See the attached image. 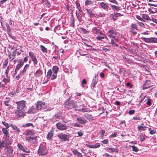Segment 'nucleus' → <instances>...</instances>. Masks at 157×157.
<instances>
[{
    "label": "nucleus",
    "instance_id": "nucleus-10",
    "mask_svg": "<svg viewBox=\"0 0 157 157\" xmlns=\"http://www.w3.org/2000/svg\"><path fill=\"white\" fill-rule=\"evenodd\" d=\"M56 127L58 129L61 130H65L68 129V126H66V124L58 122L56 124Z\"/></svg>",
    "mask_w": 157,
    "mask_h": 157
},
{
    "label": "nucleus",
    "instance_id": "nucleus-37",
    "mask_svg": "<svg viewBox=\"0 0 157 157\" xmlns=\"http://www.w3.org/2000/svg\"><path fill=\"white\" fill-rule=\"evenodd\" d=\"M138 139L141 142H143L145 140V136L144 135L141 134L139 136Z\"/></svg>",
    "mask_w": 157,
    "mask_h": 157
},
{
    "label": "nucleus",
    "instance_id": "nucleus-13",
    "mask_svg": "<svg viewBox=\"0 0 157 157\" xmlns=\"http://www.w3.org/2000/svg\"><path fill=\"white\" fill-rule=\"evenodd\" d=\"M92 32L94 34L104 35V33L102 31L99 29H97L96 27H94L92 29Z\"/></svg>",
    "mask_w": 157,
    "mask_h": 157
},
{
    "label": "nucleus",
    "instance_id": "nucleus-11",
    "mask_svg": "<svg viewBox=\"0 0 157 157\" xmlns=\"http://www.w3.org/2000/svg\"><path fill=\"white\" fill-rule=\"evenodd\" d=\"M13 150L11 146L6 147L5 148V151L6 152L7 155L11 157L12 155Z\"/></svg>",
    "mask_w": 157,
    "mask_h": 157
},
{
    "label": "nucleus",
    "instance_id": "nucleus-54",
    "mask_svg": "<svg viewBox=\"0 0 157 157\" xmlns=\"http://www.w3.org/2000/svg\"><path fill=\"white\" fill-rule=\"evenodd\" d=\"M132 148V151L135 152H137L139 151L138 149L135 145H133L131 146Z\"/></svg>",
    "mask_w": 157,
    "mask_h": 157
},
{
    "label": "nucleus",
    "instance_id": "nucleus-53",
    "mask_svg": "<svg viewBox=\"0 0 157 157\" xmlns=\"http://www.w3.org/2000/svg\"><path fill=\"white\" fill-rule=\"evenodd\" d=\"M23 127H29V126H32L33 127H34V126L32 123H29L26 124H24L23 125Z\"/></svg>",
    "mask_w": 157,
    "mask_h": 157
},
{
    "label": "nucleus",
    "instance_id": "nucleus-21",
    "mask_svg": "<svg viewBox=\"0 0 157 157\" xmlns=\"http://www.w3.org/2000/svg\"><path fill=\"white\" fill-rule=\"evenodd\" d=\"M101 7L104 10H108L109 8L108 3L101 2L100 3Z\"/></svg>",
    "mask_w": 157,
    "mask_h": 157
},
{
    "label": "nucleus",
    "instance_id": "nucleus-8",
    "mask_svg": "<svg viewBox=\"0 0 157 157\" xmlns=\"http://www.w3.org/2000/svg\"><path fill=\"white\" fill-rule=\"evenodd\" d=\"M59 138L62 141H68L70 137L69 135L63 133H59L57 135Z\"/></svg>",
    "mask_w": 157,
    "mask_h": 157
},
{
    "label": "nucleus",
    "instance_id": "nucleus-47",
    "mask_svg": "<svg viewBox=\"0 0 157 157\" xmlns=\"http://www.w3.org/2000/svg\"><path fill=\"white\" fill-rule=\"evenodd\" d=\"M40 48L42 51L44 53H47V48H45L44 46L41 45L40 46Z\"/></svg>",
    "mask_w": 157,
    "mask_h": 157
},
{
    "label": "nucleus",
    "instance_id": "nucleus-3",
    "mask_svg": "<svg viewBox=\"0 0 157 157\" xmlns=\"http://www.w3.org/2000/svg\"><path fill=\"white\" fill-rule=\"evenodd\" d=\"M15 114L17 118L21 119L23 118L25 115L24 109H17L16 110Z\"/></svg>",
    "mask_w": 157,
    "mask_h": 157
},
{
    "label": "nucleus",
    "instance_id": "nucleus-60",
    "mask_svg": "<svg viewBox=\"0 0 157 157\" xmlns=\"http://www.w3.org/2000/svg\"><path fill=\"white\" fill-rule=\"evenodd\" d=\"M29 55L31 58V59H32V58H33L35 57L33 53L31 52H29Z\"/></svg>",
    "mask_w": 157,
    "mask_h": 157
},
{
    "label": "nucleus",
    "instance_id": "nucleus-36",
    "mask_svg": "<svg viewBox=\"0 0 157 157\" xmlns=\"http://www.w3.org/2000/svg\"><path fill=\"white\" fill-rule=\"evenodd\" d=\"M53 73L57 74L59 70V68L57 66H54L52 68Z\"/></svg>",
    "mask_w": 157,
    "mask_h": 157
},
{
    "label": "nucleus",
    "instance_id": "nucleus-15",
    "mask_svg": "<svg viewBox=\"0 0 157 157\" xmlns=\"http://www.w3.org/2000/svg\"><path fill=\"white\" fill-rule=\"evenodd\" d=\"M34 133L31 130H28L26 132L25 134L26 137L25 139L26 140H28V139H29L33 137V134Z\"/></svg>",
    "mask_w": 157,
    "mask_h": 157
},
{
    "label": "nucleus",
    "instance_id": "nucleus-16",
    "mask_svg": "<svg viewBox=\"0 0 157 157\" xmlns=\"http://www.w3.org/2000/svg\"><path fill=\"white\" fill-rule=\"evenodd\" d=\"M37 109L36 107V105L32 106L30 108L28 112V113H34L37 112L38 110Z\"/></svg>",
    "mask_w": 157,
    "mask_h": 157
},
{
    "label": "nucleus",
    "instance_id": "nucleus-38",
    "mask_svg": "<svg viewBox=\"0 0 157 157\" xmlns=\"http://www.w3.org/2000/svg\"><path fill=\"white\" fill-rule=\"evenodd\" d=\"M6 147L5 141L4 140L1 141L0 140V148L2 149L3 147Z\"/></svg>",
    "mask_w": 157,
    "mask_h": 157
},
{
    "label": "nucleus",
    "instance_id": "nucleus-24",
    "mask_svg": "<svg viewBox=\"0 0 157 157\" xmlns=\"http://www.w3.org/2000/svg\"><path fill=\"white\" fill-rule=\"evenodd\" d=\"M96 39L98 40H102L105 39L106 40H108V38L105 36L104 34V35H99L96 37Z\"/></svg>",
    "mask_w": 157,
    "mask_h": 157
},
{
    "label": "nucleus",
    "instance_id": "nucleus-49",
    "mask_svg": "<svg viewBox=\"0 0 157 157\" xmlns=\"http://www.w3.org/2000/svg\"><path fill=\"white\" fill-rule=\"evenodd\" d=\"M93 2L91 0H86L85 2V5L87 6L88 5H90Z\"/></svg>",
    "mask_w": 157,
    "mask_h": 157
},
{
    "label": "nucleus",
    "instance_id": "nucleus-33",
    "mask_svg": "<svg viewBox=\"0 0 157 157\" xmlns=\"http://www.w3.org/2000/svg\"><path fill=\"white\" fill-rule=\"evenodd\" d=\"M54 133V132L53 131L51 130L48 133L47 136V138L48 140H50L52 137Z\"/></svg>",
    "mask_w": 157,
    "mask_h": 157
},
{
    "label": "nucleus",
    "instance_id": "nucleus-43",
    "mask_svg": "<svg viewBox=\"0 0 157 157\" xmlns=\"http://www.w3.org/2000/svg\"><path fill=\"white\" fill-rule=\"evenodd\" d=\"M52 74V70L50 69L49 70L47 73V74L46 75V77L48 78H50L51 77Z\"/></svg>",
    "mask_w": 157,
    "mask_h": 157
},
{
    "label": "nucleus",
    "instance_id": "nucleus-58",
    "mask_svg": "<svg viewBox=\"0 0 157 157\" xmlns=\"http://www.w3.org/2000/svg\"><path fill=\"white\" fill-rule=\"evenodd\" d=\"M57 77V74L53 73V74L52 75L51 77V79L52 80H54Z\"/></svg>",
    "mask_w": 157,
    "mask_h": 157
},
{
    "label": "nucleus",
    "instance_id": "nucleus-59",
    "mask_svg": "<svg viewBox=\"0 0 157 157\" xmlns=\"http://www.w3.org/2000/svg\"><path fill=\"white\" fill-rule=\"evenodd\" d=\"M60 27L59 25H57L56 26L54 29V31L55 32H56L57 30H59L60 29Z\"/></svg>",
    "mask_w": 157,
    "mask_h": 157
},
{
    "label": "nucleus",
    "instance_id": "nucleus-28",
    "mask_svg": "<svg viewBox=\"0 0 157 157\" xmlns=\"http://www.w3.org/2000/svg\"><path fill=\"white\" fill-rule=\"evenodd\" d=\"M121 16V14L119 13H114L111 15L112 19L113 20H116L117 17Z\"/></svg>",
    "mask_w": 157,
    "mask_h": 157
},
{
    "label": "nucleus",
    "instance_id": "nucleus-12",
    "mask_svg": "<svg viewBox=\"0 0 157 157\" xmlns=\"http://www.w3.org/2000/svg\"><path fill=\"white\" fill-rule=\"evenodd\" d=\"M138 29L137 25L134 24H132L130 26V31L134 35L137 33L136 30Z\"/></svg>",
    "mask_w": 157,
    "mask_h": 157
},
{
    "label": "nucleus",
    "instance_id": "nucleus-18",
    "mask_svg": "<svg viewBox=\"0 0 157 157\" xmlns=\"http://www.w3.org/2000/svg\"><path fill=\"white\" fill-rule=\"evenodd\" d=\"M86 146L90 148H99L100 146V144L99 143H96L94 144H86Z\"/></svg>",
    "mask_w": 157,
    "mask_h": 157
},
{
    "label": "nucleus",
    "instance_id": "nucleus-40",
    "mask_svg": "<svg viewBox=\"0 0 157 157\" xmlns=\"http://www.w3.org/2000/svg\"><path fill=\"white\" fill-rule=\"evenodd\" d=\"M147 127H143L142 126H139V125H138L137 126V129L139 132H141L143 131H144L146 129V128Z\"/></svg>",
    "mask_w": 157,
    "mask_h": 157
},
{
    "label": "nucleus",
    "instance_id": "nucleus-50",
    "mask_svg": "<svg viewBox=\"0 0 157 157\" xmlns=\"http://www.w3.org/2000/svg\"><path fill=\"white\" fill-rule=\"evenodd\" d=\"M8 63V59H6L4 61V62L3 66V68H4L7 66Z\"/></svg>",
    "mask_w": 157,
    "mask_h": 157
},
{
    "label": "nucleus",
    "instance_id": "nucleus-35",
    "mask_svg": "<svg viewBox=\"0 0 157 157\" xmlns=\"http://www.w3.org/2000/svg\"><path fill=\"white\" fill-rule=\"evenodd\" d=\"M23 65V63L21 61L16 66V71H19V69L21 68Z\"/></svg>",
    "mask_w": 157,
    "mask_h": 157
},
{
    "label": "nucleus",
    "instance_id": "nucleus-17",
    "mask_svg": "<svg viewBox=\"0 0 157 157\" xmlns=\"http://www.w3.org/2000/svg\"><path fill=\"white\" fill-rule=\"evenodd\" d=\"M38 136H34L31 138L28 139L27 141H28L29 143L33 144L34 145L36 144L37 143V139Z\"/></svg>",
    "mask_w": 157,
    "mask_h": 157
},
{
    "label": "nucleus",
    "instance_id": "nucleus-63",
    "mask_svg": "<svg viewBox=\"0 0 157 157\" xmlns=\"http://www.w3.org/2000/svg\"><path fill=\"white\" fill-rule=\"evenodd\" d=\"M133 120H140V121L142 120V118L139 117H134L133 118Z\"/></svg>",
    "mask_w": 157,
    "mask_h": 157
},
{
    "label": "nucleus",
    "instance_id": "nucleus-39",
    "mask_svg": "<svg viewBox=\"0 0 157 157\" xmlns=\"http://www.w3.org/2000/svg\"><path fill=\"white\" fill-rule=\"evenodd\" d=\"M87 12L88 13L90 16H93L94 15L93 12V9H90L87 10Z\"/></svg>",
    "mask_w": 157,
    "mask_h": 157
},
{
    "label": "nucleus",
    "instance_id": "nucleus-64",
    "mask_svg": "<svg viewBox=\"0 0 157 157\" xmlns=\"http://www.w3.org/2000/svg\"><path fill=\"white\" fill-rule=\"evenodd\" d=\"M86 81L85 79H84L82 81V86L83 87H84V84H86Z\"/></svg>",
    "mask_w": 157,
    "mask_h": 157
},
{
    "label": "nucleus",
    "instance_id": "nucleus-9",
    "mask_svg": "<svg viewBox=\"0 0 157 157\" xmlns=\"http://www.w3.org/2000/svg\"><path fill=\"white\" fill-rule=\"evenodd\" d=\"M36 107L38 110H40L42 109H46L47 107V105H45V104L44 102L41 101H38L36 105Z\"/></svg>",
    "mask_w": 157,
    "mask_h": 157
},
{
    "label": "nucleus",
    "instance_id": "nucleus-56",
    "mask_svg": "<svg viewBox=\"0 0 157 157\" xmlns=\"http://www.w3.org/2000/svg\"><path fill=\"white\" fill-rule=\"evenodd\" d=\"M80 31H81L83 33L85 34L86 33H88V32L87 31V30H86L85 29L82 28H80Z\"/></svg>",
    "mask_w": 157,
    "mask_h": 157
},
{
    "label": "nucleus",
    "instance_id": "nucleus-14",
    "mask_svg": "<svg viewBox=\"0 0 157 157\" xmlns=\"http://www.w3.org/2000/svg\"><path fill=\"white\" fill-rule=\"evenodd\" d=\"M3 102L4 104L7 107L6 108L8 109L9 110L10 109L12 108V106L10 104L11 102L9 98H6V100L4 101Z\"/></svg>",
    "mask_w": 157,
    "mask_h": 157
},
{
    "label": "nucleus",
    "instance_id": "nucleus-25",
    "mask_svg": "<svg viewBox=\"0 0 157 157\" xmlns=\"http://www.w3.org/2000/svg\"><path fill=\"white\" fill-rule=\"evenodd\" d=\"M73 153L78 157H83L82 154L79 152L76 149L72 151Z\"/></svg>",
    "mask_w": 157,
    "mask_h": 157
},
{
    "label": "nucleus",
    "instance_id": "nucleus-52",
    "mask_svg": "<svg viewBox=\"0 0 157 157\" xmlns=\"http://www.w3.org/2000/svg\"><path fill=\"white\" fill-rule=\"evenodd\" d=\"M75 13L78 20L80 22H81L82 21V18L81 16L78 13H77V12H76Z\"/></svg>",
    "mask_w": 157,
    "mask_h": 157
},
{
    "label": "nucleus",
    "instance_id": "nucleus-61",
    "mask_svg": "<svg viewBox=\"0 0 157 157\" xmlns=\"http://www.w3.org/2000/svg\"><path fill=\"white\" fill-rule=\"evenodd\" d=\"M105 131L104 130H101L100 132L99 133L100 134L102 137H103L105 133Z\"/></svg>",
    "mask_w": 157,
    "mask_h": 157
},
{
    "label": "nucleus",
    "instance_id": "nucleus-19",
    "mask_svg": "<svg viewBox=\"0 0 157 157\" xmlns=\"http://www.w3.org/2000/svg\"><path fill=\"white\" fill-rule=\"evenodd\" d=\"M77 121L79 123L82 124H85L87 122V120L81 117H78L76 118Z\"/></svg>",
    "mask_w": 157,
    "mask_h": 157
},
{
    "label": "nucleus",
    "instance_id": "nucleus-6",
    "mask_svg": "<svg viewBox=\"0 0 157 157\" xmlns=\"http://www.w3.org/2000/svg\"><path fill=\"white\" fill-rule=\"evenodd\" d=\"M26 102L25 101L22 100L16 102L17 105V109H24Z\"/></svg>",
    "mask_w": 157,
    "mask_h": 157
},
{
    "label": "nucleus",
    "instance_id": "nucleus-42",
    "mask_svg": "<svg viewBox=\"0 0 157 157\" xmlns=\"http://www.w3.org/2000/svg\"><path fill=\"white\" fill-rule=\"evenodd\" d=\"M55 117L59 119H61L63 118L62 113L60 112L56 114L55 116Z\"/></svg>",
    "mask_w": 157,
    "mask_h": 157
},
{
    "label": "nucleus",
    "instance_id": "nucleus-32",
    "mask_svg": "<svg viewBox=\"0 0 157 157\" xmlns=\"http://www.w3.org/2000/svg\"><path fill=\"white\" fill-rule=\"evenodd\" d=\"M16 52L15 51H13L12 54L9 53V58L11 59V60H13L16 56Z\"/></svg>",
    "mask_w": 157,
    "mask_h": 157
},
{
    "label": "nucleus",
    "instance_id": "nucleus-62",
    "mask_svg": "<svg viewBox=\"0 0 157 157\" xmlns=\"http://www.w3.org/2000/svg\"><path fill=\"white\" fill-rule=\"evenodd\" d=\"M2 81L5 83V84H6L7 82H9L10 79L8 78H4L3 79Z\"/></svg>",
    "mask_w": 157,
    "mask_h": 157
},
{
    "label": "nucleus",
    "instance_id": "nucleus-46",
    "mask_svg": "<svg viewBox=\"0 0 157 157\" xmlns=\"http://www.w3.org/2000/svg\"><path fill=\"white\" fill-rule=\"evenodd\" d=\"M142 16L143 19H144L146 20H149L150 19L149 16L146 14H142Z\"/></svg>",
    "mask_w": 157,
    "mask_h": 157
},
{
    "label": "nucleus",
    "instance_id": "nucleus-7",
    "mask_svg": "<svg viewBox=\"0 0 157 157\" xmlns=\"http://www.w3.org/2000/svg\"><path fill=\"white\" fill-rule=\"evenodd\" d=\"M153 86V83L151 81L149 80H147L143 84L142 86V89L144 90L146 89Z\"/></svg>",
    "mask_w": 157,
    "mask_h": 157
},
{
    "label": "nucleus",
    "instance_id": "nucleus-45",
    "mask_svg": "<svg viewBox=\"0 0 157 157\" xmlns=\"http://www.w3.org/2000/svg\"><path fill=\"white\" fill-rule=\"evenodd\" d=\"M45 105H47V107L46 109H47V111H50L53 109V105H50L46 104Z\"/></svg>",
    "mask_w": 157,
    "mask_h": 157
},
{
    "label": "nucleus",
    "instance_id": "nucleus-29",
    "mask_svg": "<svg viewBox=\"0 0 157 157\" xmlns=\"http://www.w3.org/2000/svg\"><path fill=\"white\" fill-rule=\"evenodd\" d=\"M29 65L26 64L24 67V69L23 70L20 71V74L22 75H23L26 73L27 70L29 67Z\"/></svg>",
    "mask_w": 157,
    "mask_h": 157
},
{
    "label": "nucleus",
    "instance_id": "nucleus-22",
    "mask_svg": "<svg viewBox=\"0 0 157 157\" xmlns=\"http://www.w3.org/2000/svg\"><path fill=\"white\" fill-rule=\"evenodd\" d=\"M107 149L108 150L107 151L109 152V153L115 152L117 153L118 152V148L117 147H116L115 148H107Z\"/></svg>",
    "mask_w": 157,
    "mask_h": 157
},
{
    "label": "nucleus",
    "instance_id": "nucleus-48",
    "mask_svg": "<svg viewBox=\"0 0 157 157\" xmlns=\"http://www.w3.org/2000/svg\"><path fill=\"white\" fill-rule=\"evenodd\" d=\"M76 8L80 12H82V10L80 7V4L77 2H76Z\"/></svg>",
    "mask_w": 157,
    "mask_h": 157
},
{
    "label": "nucleus",
    "instance_id": "nucleus-44",
    "mask_svg": "<svg viewBox=\"0 0 157 157\" xmlns=\"http://www.w3.org/2000/svg\"><path fill=\"white\" fill-rule=\"evenodd\" d=\"M97 81L96 80L93 78L92 83H91V88L92 89H94V87H95V86L97 84Z\"/></svg>",
    "mask_w": 157,
    "mask_h": 157
},
{
    "label": "nucleus",
    "instance_id": "nucleus-4",
    "mask_svg": "<svg viewBox=\"0 0 157 157\" xmlns=\"http://www.w3.org/2000/svg\"><path fill=\"white\" fill-rule=\"evenodd\" d=\"M141 39L143 41L147 43H157V38L151 37L147 38L142 37Z\"/></svg>",
    "mask_w": 157,
    "mask_h": 157
},
{
    "label": "nucleus",
    "instance_id": "nucleus-30",
    "mask_svg": "<svg viewBox=\"0 0 157 157\" xmlns=\"http://www.w3.org/2000/svg\"><path fill=\"white\" fill-rule=\"evenodd\" d=\"M111 5V7L112 9L114 11H118L121 9V7L120 6H117L115 5H113L110 4Z\"/></svg>",
    "mask_w": 157,
    "mask_h": 157
},
{
    "label": "nucleus",
    "instance_id": "nucleus-31",
    "mask_svg": "<svg viewBox=\"0 0 157 157\" xmlns=\"http://www.w3.org/2000/svg\"><path fill=\"white\" fill-rule=\"evenodd\" d=\"M42 3H43L47 8H49L51 6V4L48 0H42Z\"/></svg>",
    "mask_w": 157,
    "mask_h": 157
},
{
    "label": "nucleus",
    "instance_id": "nucleus-51",
    "mask_svg": "<svg viewBox=\"0 0 157 157\" xmlns=\"http://www.w3.org/2000/svg\"><path fill=\"white\" fill-rule=\"evenodd\" d=\"M32 61L33 62L34 66L36 65L37 64V60L36 57L31 59Z\"/></svg>",
    "mask_w": 157,
    "mask_h": 157
},
{
    "label": "nucleus",
    "instance_id": "nucleus-55",
    "mask_svg": "<svg viewBox=\"0 0 157 157\" xmlns=\"http://www.w3.org/2000/svg\"><path fill=\"white\" fill-rule=\"evenodd\" d=\"M136 17L137 19H138L142 21H143V22L145 21L144 20V19H143V17H141L139 15H136Z\"/></svg>",
    "mask_w": 157,
    "mask_h": 157
},
{
    "label": "nucleus",
    "instance_id": "nucleus-57",
    "mask_svg": "<svg viewBox=\"0 0 157 157\" xmlns=\"http://www.w3.org/2000/svg\"><path fill=\"white\" fill-rule=\"evenodd\" d=\"M2 123L6 127V128H8L10 126L9 124L6 122L5 121H2Z\"/></svg>",
    "mask_w": 157,
    "mask_h": 157
},
{
    "label": "nucleus",
    "instance_id": "nucleus-26",
    "mask_svg": "<svg viewBox=\"0 0 157 157\" xmlns=\"http://www.w3.org/2000/svg\"><path fill=\"white\" fill-rule=\"evenodd\" d=\"M10 126L12 128L13 130L15 131L17 133H19L20 131L19 129L15 125L11 124L10 125Z\"/></svg>",
    "mask_w": 157,
    "mask_h": 157
},
{
    "label": "nucleus",
    "instance_id": "nucleus-34",
    "mask_svg": "<svg viewBox=\"0 0 157 157\" xmlns=\"http://www.w3.org/2000/svg\"><path fill=\"white\" fill-rule=\"evenodd\" d=\"M83 116L87 119L90 120H93L94 119L92 116L91 115L88 114L86 113L84 114Z\"/></svg>",
    "mask_w": 157,
    "mask_h": 157
},
{
    "label": "nucleus",
    "instance_id": "nucleus-23",
    "mask_svg": "<svg viewBox=\"0 0 157 157\" xmlns=\"http://www.w3.org/2000/svg\"><path fill=\"white\" fill-rule=\"evenodd\" d=\"M43 74V72L40 69L37 70L34 74V75L36 77H40Z\"/></svg>",
    "mask_w": 157,
    "mask_h": 157
},
{
    "label": "nucleus",
    "instance_id": "nucleus-41",
    "mask_svg": "<svg viewBox=\"0 0 157 157\" xmlns=\"http://www.w3.org/2000/svg\"><path fill=\"white\" fill-rule=\"evenodd\" d=\"M7 128H2V132L4 135H6V136H8L9 135V131L7 129Z\"/></svg>",
    "mask_w": 157,
    "mask_h": 157
},
{
    "label": "nucleus",
    "instance_id": "nucleus-1",
    "mask_svg": "<svg viewBox=\"0 0 157 157\" xmlns=\"http://www.w3.org/2000/svg\"><path fill=\"white\" fill-rule=\"evenodd\" d=\"M107 36L111 39V43L113 46L116 47H118V45L116 42L119 41L118 37L120 35L119 33L118 32L117 29L114 27L111 28L107 32Z\"/></svg>",
    "mask_w": 157,
    "mask_h": 157
},
{
    "label": "nucleus",
    "instance_id": "nucleus-5",
    "mask_svg": "<svg viewBox=\"0 0 157 157\" xmlns=\"http://www.w3.org/2000/svg\"><path fill=\"white\" fill-rule=\"evenodd\" d=\"M64 106L68 109H71L75 106V103L72 101L67 100L65 103Z\"/></svg>",
    "mask_w": 157,
    "mask_h": 157
},
{
    "label": "nucleus",
    "instance_id": "nucleus-27",
    "mask_svg": "<svg viewBox=\"0 0 157 157\" xmlns=\"http://www.w3.org/2000/svg\"><path fill=\"white\" fill-rule=\"evenodd\" d=\"M17 146L18 148L20 150H21L24 152H25L26 153L29 152L28 151H26V150L25 149L24 147L20 143H18L17 144Z\"/></svg>",
    "mask_w": 157,
    "mask_h": 157
},
{
    "label": "nucleus",
    "instance_id": "nucleus-20",
    "mask_svg": "<svg viewBox=\"0 0 157 157\" xmlns=\"http://www.w3.org/2000/svg\"><path fill=\"white\" fill-rule=\"evenodd\" d=\"M4 141L6 147L10 146L9 145L11 144L13 141L12 140L11 138H9V136L7 137L4 140Z\"/></svg>",
    "mask_w": 157,
    "mask_h": 157
},
{
    "label": "nucleus",
    "instance_id": "nucleus-2",
    "mask_svg": "<svg viewBox=\"0 0 157 157\" xmlns=\"http://www.w3.org/2000/svg\"><path fill=\"white\" fill-rule=\"evenodd\" d=\"M48 151L46 146L43 144H41L38 151V154L39 155L44 156L46 155Z\"/></svg>",
    "mask_w": 157,
    "mask_h": 157
}]
</instances>
